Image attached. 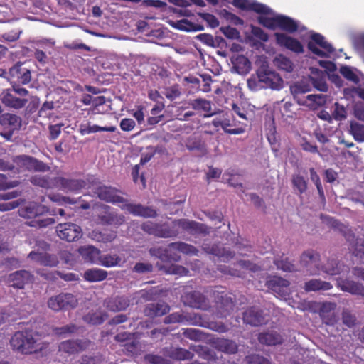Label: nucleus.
<instances>
[{"instance_id":"obj_1","label":"nucleus","mask_w":364,"mask_h":364,"mask_svg":"<svg viewBox=\"0 0 364 364\" xmlns=\"http://www.w3.org/2000/svg\"><path fill=\"white\" fill-rule=\"evenodd\" d=\"M283 82L280 75L271 69L267 63H262L256 75H252L247 81V87L252 91L267 88L278 90L283 87Z\"/></svg>"},{"instance_id":"obj_2","label":"nucleus","mask_w":364,"mask_h":364,"mask_svg":"<svg viewBox=\"0 0 364 364\" xmlns=\"http://www.w3.org/2000/svg\"><path fill=\"white\" fill-rule=\"evenodd\" d=\"M215 303V314L219 318H226L234 310L235 296L232 293H227L225 288L216 286L210 294Z\"/></svg>"},{"instance_id":"obj_3","label":"nucleus","mask_w":364,"mask_h":364,"mask_svg":"<svg viewBox=\"0 0 364 364\" xmlns=\"http://www.w3.org/2000/svg\"><path fill=\"white\" fill-rule=\"evenodd\" d=\"M36 342L33 331L28 329L16 331L10 339V345L13 350L25 355L38 351Z\"/></svg>"},{"instance_id":"obj_4","label":"nucleus","mask_w":364,"mask_h":364,"mask_svg":"<svg viewBox=\"0 0 364 364\" xmlns=\"http://www.w3.org/2000/svg\"><path fill=\"white\" fill-rule=\"evenodd\" d=\"M331 225L343 234L349 242L350 249L353 251V254L356 257L362 258L364 256V240L355 238V234L348 226L345 225L337 220L333 219L331 220Z\"/></svg>"},{"instance_id":"obj_5","label":"nucleus","mask_w":364,"mask_h":364,"mask_svg":"<svg viewBox=\"0 0 364 364\" xmlns=\"http://www.w3.org/2000/svg\"><path fill=\"white\" fill-rule=\"evenodd\" d=\"M77 304L78 301L75 295L65 292L52 296L47 301L48 307L55 312L75 309Z\"/></svg>"},{"instance_id":"obj_6","label":"nucleus","mask_w":364,"mask_h":364,"mask_svg":"<svg viewBox=\"0 0 364 364\" xmlns=\"http://www.w3.org/2000/svg\"><path fill=\"white\" fill-rule=\"evenodd\" d=\"M310 39L307 43V48L314 54L324 58L328 55L327 54L333 53L334 48L321 33H314Z\"/></svg>"},{"instance_id":"obj_7","label":"nucleus","mask_w":364,"mask_h":364,"mask_svg":"<svg viewBox=\"0 0 364 364\" xmlns=\"http://www.w3.org/2000/svg\"><path fill=\"white\" fill-rule=\"evenodd\" d=\"M320 261V254L314 250L304 251L300 257L301 266L310 275L319 274L321 268Z\"/></svg>"},{"instance_id":"obj_8","label":"nucleus","mask_w":364,"mask_h":364,"mask_svg":"<svg viewBox=\"0 0 364 364\" xmlns=\"http://www.w3.org/2000/svg\"><path fill=\"white\" fill-rule=\"evenodd\" d=\"M141 230L149 235L156 237L168 238L176 237L178 232L171 229L166 224H159L151 221H146L141 224Z\"/></svg>"},{"instance_id":"obj_9","label":"nucleus","mask_w":364,"mask_h":364,"mask_svg":"<svg viewBox=\"0 0 364 364\" xmlns=\"http://www.w3.org/2000/svg\"><path fill=\"white\" fill-rule=\"evenodd\" d=\"M33 275L27 270H17L8 275L6 283L9 287L16 289H23L26 285L33 283Z\"/></svg>"},{"instance_id":"obj_10","label":"nucleus","mask_w":364,"mask_h":364,"mask_svg":"<svg viewBox=\"0 0 364 364\" xmlns=\"http://www.w3.org/2000/svg\"><path fill=\"white\" fill-rule=\"evenodd\" d=\"M217 114H215V117L212 120L211 124L215 128L221 127L223 130L229 134H242L245 130L242 127L230 129L229 127L232 126L231 123V114L228 112H224L222 110L216 111Z\"/></svg>"},{"instance_id":"obj_11","label":"nucleus","mask_w":364,"mask_h":364,"mask_svg":"<svg viewBox=\"0 0 364 364\" xmlns=\"http://www.w3.org/2000/svg\"><path fill=\"white\" fill-rule=\"evenodd\" d=\"M58 236L68 242L75 241L82 236V229L72 223H60L56 226Z\"/></svg>"},{"instance_id":"obj_12","label":"nucleus","mask_w":364,"mask_h":364,"mask_svg":"<svg viewBox=\"0 0 364 364\" xmlns=\"http://www.w3.org/2000/svg\"><path fill=\"white\" fill-rule=\"evenodd\" d=\"M95 193L100 200L107 203L113 204L122 203L124 205L127 201L119 195L121 193L119 190L112 186L100 185L95 188Z\"/></svg>"},{"instance_id":"obj_13","label":"nucleus","mask_w":364,"mask_h":364,"mask_svg":"<svg viewBox=\"0 0 364 364\" xmlns=\"http://www.w3.org/2000/svg\"><path fill=\"white\" fill-rule=\"evenodd\" d=\"M91 341L89 339H70L59 344V350L69 355L76 354L89 348Z\"/></svg>"},{"instance_id":"obj_14","label":"nucleus","mask_w":364,"mask_h":364,"mask_svg":"<svg viewBox=\"0 0 364 364\" xmlns=\"http://www.w3.org/2000/svg\"><path fill=\"white\" fill-rule=\"evenodd\" d=\"M17 163L28 171L47 172L50 167L42 161L38 159L27 156L21 155L17 157Z\"/></svg>"},{"instance_id":"obj_15","label":"nucleus","mask_w":364,"mask_h":364,"mask_svg":"<svg viewBox=\"0 0 364 364\" xmlns=\"http://www.w3.org/2000/svg\"><path fill=\"white\" fill-rule=\"evenodd\" d=\"M121 208L134 216L144 218H155L158 215L157 211L151 207L144 206L141 204H133L128 203V201L122 205Z\"/></svg>"},{"instance_id":"obj_16","label":"nucleus","mask_w":364,"mask_h":364,"mask_svg":"<svg viewBox=\"0 0 364 364\" xmlns=\"http://www.w3.org/2000/svg\"><path fill=\"white\" fill-rule=\"evenodd\" d=\"M185 305L195 309L205 310L209 307L207 298L200 291H193L182 296Z\"/></svg>"},{"instance_id":"obj_17","label":"nucleus","mask_w":364,"mask_h":364,"mask_svg":"<svg viewBox=\"0 0 364 364\" xmlns=\"http://www.w3.org/2000/svg\"><path fill=\"white\" fill-rule=\"evenodd\" d=\"M129 305L130 299L124 295L107 297L103 301V306L112 312L125 311Z\"/></svg>"},{"instance_id":"obj_18","label":"nucleus","mask_w":364,"mask_h":364,"mask_svg":"<svg viewBox=\"0 0 364 364\" xmlns=\"http://www.w3.org/2000/svg\"><path fill=\"white\" fill-rule=\"evenodd\" d=\"M54 186L65 191L78 192L86 186V182L82 179L55 177Z\"/></svg>"},{"instance_id":"obj_19","label":"nucleus","mask_w":364,"mask_h":364,"mask_svg":"<svg viewBox=\"0 0 364 364\" xmlns=\"http://www.w3.org/2000/svg\"><path fill=\"white\" fill-rule=\"evenodd\" d=\"M274 36L276 42L279 46L284 47L296 53H304V47L297 39L282 33H275Z\"/></svg>"},{"instance_id":"obj_20","label":"nucleus","mask_w":364,"mask_h":364,"mask_svg":"<svg viewBox=\"0 0 364 364\" xmlns=\"http://www.w3.org/2000/svg\"><path fill=\"white\" fill-rule=\"evenodd\" d=\"M243 322L252 326H259L265 323L263 311L258 307L251 306L243 312Z\"/></svg>"},{"instance_id":"obj_21","label":"nucleus","mask_w":364,"mask_h":364,"mask_svg":"<svg viewBox=\"0 0 364 364\" xmlns=\"http://www.w3.org/2000/svg\"><path fill=\"white\" fill-rule=\"evenodd\" d=\"M266 286L268 289L284 297L288 294L289 282L277 276H270L267 278Z\"/></svg>"},{"instance_id":"obj_22","label":"nucleus","mask_w":364,"mask_h":364,"mask_svg":"<svg viewBox=\"0 0 364 364\" xmlns=\"http://www.w3.org/2000/svg\"><path fill=\"white\" fill-rule=\"evenodd\" d=\"M47 206L36 202H31L18 210L20 216L24 218H34L47 213Z\"/></svg>"},{"instance_id":"obj_23","label":"nucleus","mask_w":364,"mask_h":364,"mask_svg":"<svg viewBox=\"0 0 364 364\" xmlns=\"http://www.w3.org/2000/svg\"><path fill=\"white\" fill-rule=\"evenodd\" d=\"M191 324L201 327L208 328L218 333H225L228 331V326L223 322L205 321L203 316L198 314H193V316L190 318Z\"/></svg>"},{"instance_id":"obj_24","label":"nucleus","mask_w":364,"mask_h":364,"mask_svg":"<svg viewBox=\"0 0 364 364\" xmlns=\"http://www.w3.org/2000/svg\"><path fill=\"white\" fill-rule=\"evenodd\" d=\"M337 287L344 292L364 296V286L359 282L347 279L338 278Z\"/></svg>"},{"instance_id":"obj_25","label":"nucleus","mask_w":364,"mask_h":364,"mask_svg":"<svg viewBox=\"0 0 364 364\" xmlns=\"http://www.w3.org/2000/svg\"><path fill=\"white\" fill-rule=\"evenodd\" d=\"M170 311V306L164 301L156 303H149L146 304L143 310L145 316L154 318L161 317L168 314Z\"/></svg>"},{"instance_id":"obj_26","label":"nucleus","mask_w":364,"mask_h":364,"mask_svg":"<svg viewBox=\"0 0 364 364\" xmlns=\"http://www.w3.org/2000/svg\"><path fill=\"white\" fill-rule=\"evenodd\" d=\"M149 252L152 257L159 258L163 262H177L181 259V256L178 253H172V250H171L169 245L167 247H151Z\"/></svg>"},{"instance_id":"obj_27","label":"nucleus","mask_w":364,"mask_h":364,"mask_svg":"<svg viewBox=\"0 0 364 364\" xmlns=\"http://www.w3.org/2000/svg\"><path fill=\"white\" fill-rule=\"evenodd\" d=\"M11 89H7L2 92L1 101L6 106L19 109L26 106L28 99L17 97L11 93Z\"/></svg>"},{"instance_id":"obj_28","label":"nucleus","mask_w":364,"mask_h":364,"mask_svg":"<svg viewBox=\"0 0 364 364\" xmlns=\"http://www.w3.org/2000/svg\"><path fill=\"white\" fill-rule=\"evenodd\" d=\"M28 257L41 265L50 267H56L59 263L58 258L55 255L46 252L31 251L28 254Z\"/></svg>"},{"instance_id":"obj_29","label":"nucleus","mask_w":364,"mask_h":364,"mask_svg":"<svg viewBox=\"0 0 364 364\" xmlns=\"http://www.w3.org/2000/svg\"><path fill=\"white\" fill-rule=\"evenodd\" d=\"M213 346L217 350L228 355L236 354L238 351V345L235 341L224 338L214 339Z\"/></svg>"},{"instance_id":"obj_30","label":"nucleus","mask_w":364,"mask_h":364,"mask_svg":"<svg viewBox=\"0 0 364 364\" xmlns=\"http://www.w3.org/2000/svg\"><path fill=\"white\" fill-rule=\"evenodd\" d=\"M110 207L105 205L106 211L103 215H99V220L102 225H111L119 226L125 222V217L122 215H118L114 212H110L109 210Z\"/></svg>"},{"instance_id":"obj_31","label":"nucleus","mask_w":364,"mask_h":364,"mask_svg":"<svg viewBox=\"0 0 364 364\" xmlns=\"http://www.w3.org/2000/svg\"><path fill=\"white\" fill-rule=\"evenodd\" d=\"M321 270L329 275H338L342 272L348 273L350 270L348 266L335 259H329L326 264L321 266Z\"/></svg>"},{"instance_id":"obj_32","label":"nucleus","mask_w":364,"mask_h":364,"mask_svg":"<svg viewBox=\"0 0 364 364\" xmlns=\"http://www.w3.org/2000/svg\"><path fill=\"white\" fill-rule=\"evenodd\" d=\"M79 252L85 262L98 264L101 251L94 246L82 247Z\"/></svg>"},{"instance_id":"obj_33","label":"nucleus","mask_w":364,"mask_h":364,"mask_svg":"<svg viewBox=\"0 0 364 364\" xmlns=\"http://www.w3.org/2000/svg\"><path fill=\"white\" fill-rule=\"evenodd\" d=\"M204 250L206 252L218 257L225 262L230 261L235 255V252L226 250L225 248H221L218 245L205 247Z\"/></svg>"},{"instance_id":"obj_34","label":"nucleus","mask_w":364,"mask_h":364,"mask_svg":"<svg viewBox=\"0 0 364 364\" xmlns=\"http://www.w3.org/2000/svg\"><path fill=\"white\" fill-rule=\"evenodd\" d=\"M192 108L198 111H203L204 117H210L217 114L216 111L212 112V103L210 101L203 98H196L191 102Z\"/></svg>"},{"instance_id":"obj_35","label":"nucleus","mask_w":364,"mask_h":364,"mask_svg":"<svg viewBox=\"0 0 364 364\" xmlns=\"http://www.w3.org/2000/svg\"><path fill=\"white\" fill-rule=\"evenodd\" d=\"M260 343L267 346H276L282 343V336L276 331L260 333L258 336Z\"/></svg>"},{"instance_id":"obj_36","label":"nucleus","mask_w":364,"mask_h":364,"mask_svg":"<svg viewBox=\"0 0 364 364\" xmlns=\"http://www.w3.org/2000/svg\"><path fill=\"white\" fill-rule=\"evenodd\" d=\"M277 28L293 33L297 31L299 26L293 18L284 15H277Z\"/></svg>"},{"instance_id":"obj_37","label":"nucleus","mask_w":364,"mask_h":364,"mask_svg":"<svg viewBox=\"0 0 364 364\" xmlns=\"http://www.w3.org/2000/svg\"><path fill=\"white\" fill-rule=\"evenodd\" d=\"M304 290L306 292L317 291H326L331 289L333 285L328 282L322 281L319 279H312L305 282Z\"/></svg>"},{"instance_id":"obj_38","label":"nucleus","mask_w":364,"mask_h":364,"mask_svg":"<svg viewBox=\"0 0 364 364\" xmlns=\"http://www.w3.org/2000/svg\"><path fill=\"white\" fill-rule=\"evenodd\" d=\"M108 316V314L104 311H92L84 316L83 320L88 324L98 326L102 324Z\"/></svg>"},{"instance_id":"obj_39","label":"nucleus","mask_w":364,"mask_h":364,"mask_svg":"<svg viewBox=\"0 0 364 364\" xmlns=\"http://www.w3.org/2000/svg\"><path fill=\"white\" fill-rule=\"evenodd\" d=\"M107 275V272L105 269L91 268L84 272L83 278L89 282H99L106 279Z\"/></svg>"},{"instance_id":"obj_40","label":"nucleus","mask_w":364,"mask_h":364,"mask_svg":"<svg viewBox=\"0 0 364 364\" xmlns=\"http://www.w3.org/2000/svg\"><path fill=\"white\" fill-rule=\"evenodd\" d=\"M122 262V259L117 254H101L98 265H101L107 268H110L121 266Z\"/></svg>"},{"instance_id":"obj_41","label":"nucleus","mask_w":364,"mask_h":364,"mask_svg":"<svg viewBox=\"0 0 364 364\" xmlns=\"http://www.w3.org/2000/svg\"><path fill=\"white\" fill-rule=\"evenodd\" d=\"M169 247L172 250V253L179 252L189 255H197L198 253V250L193 245L183 242H171L169 243Z\"/></svg>"},{"instance_id":"obj_42","label":"nucleus","mask_w":364,"mask_h":364,"mask_svg":"<svg viewBox=\"0 0 364 364\" xmlns=\"http://www.w3.org/2000/svg\"><path fill=\"white\" fill-rule=\"evenodd\" d=\"M0 124L2 126L11 127L12 129H18L21 127V119L16 114L4 113L0 116Z\"/></svg>"},{"instance_id":"obj_43","label":"nucleus","mask_w":364,"mask_h":364,"mask_svg":"<svg viewBox=\"0 0 364 364\" xmlns=\"http://www.w3.org/2000/svg\"><path fill=\"white\" fill-rule=\"evenodd\" d=\"M117 129L116 127L114 126H109V127H100L97 124H81L80 126V133L82 135L85 134H90L92 133H96L98 132H114Z\"/></svg>"},{"instance_id":"obj_44","label":"nucleus","mask_w":364,"mask_h":364,"mask_svg":"<svg viewBox=\"0 0 364 364\" xmlns=\"http://www.w3.org/2000/svg\"><path fill=\"white\" fill-rule=\"evenodd\" d=\"M234 68L239 74H246L251 68V63L249 59L243 55L237 56L233 60Z\"/></svg>"},{"instance_id":"obj_45","label":"nucleus","mask_w":364,"mask_h":364,"mask_svg":"<svg viewBox=\"0 0 364 364\" xmlns=\"http://www.w3.org/2000/svg\"><path fill=\"white\" fill-rule=\"evenodd\" d=\"M30 182L36 186H39L46 189H50L55 187L54 179L52 181L46 176L35 175L31 177Z\"/></svg>"},{"instance_id":"obj_46","label":"nucleus","mask_w":364,"mask_h":364,"mask_svg":"<svg viewBox=\"0 0 364 364\" xmlns=\"http://www.w3.org/2000/svg\"><path fill=\"white\" fill-rule=\"evenodd\" d=\"M274 65L279 69L291 73L294 69L292 61L287 56L279 54L274 60Z\"/></svg>"},{"instance_id":"obj_47","label":"nucleus","mask_w":364,"mask_h":364,"mask_svg":"<svg viewBox=\"0 0 364 364\" xmlns=\"http://www.w3.org/2000/svg\"><path fill=\"white\" fill-rule=\"evenodd\" d=\"M171 358L176 360H191L194 354L190 350L183 348H176L171 350L169 353Z\"/></svg>"},{"instance_id":"obj_48","label":"nucleus","mask_w":364,"mask_h":364,"mask_svg":"<svg viewBox=\"0 0 364 364\" xmlns=\"http://www.w3.org/2000/svg\"><path fill=\"white\" fill-rule=\"evenodd\" d=\"M92 236L97 242L107 243L117 237V233L114 231H92Z\"/></svg>"},{"instance_id":"obj_49","label":"nucleus","mask_w":364,"mask_h":364,"mask_svg":"<svg viewBox=\"0 0 364 364\" xmlns=\"http://www.w3.org/2000/svg\"><path fill=\"white\" fill-rule=\"evenodd\" d=\"M193 316V314L183 315L180 313L175 312L166 316L164 323L166 324L188 322L191 324L190 318Z\"/></svg>"},{"instance_id":"obj_50","label":"nucleus","mask_w":364,"mask_h":364,"mask_svg":"<svg viewBox=\"0 0 364 364\" xmlns=\"http://www.w3.org/2000/svg\"><path fill=\"white\" fill-rule=\"evenodd\" d=\"M350 133L358 142L364 141V125L358 122H351Z\"/></svg>"},{"instance_id":"obj_51","label":"nucleus","mask_w":364,"mask_h":364,"mask_svg":"<svg viewBox=\"0 0 364 364\" xmlns=\"http://www.w3.org/2000/svg\"><path fill=\"white\" fill-rule=\"evenodd\" d=\"M274 264L277 269L284 272H291L295 270V265L287 257L284 256L279 259H274Z\"/></svg>"},{"instance_id":"obj_52","label":"nucleus","mask_w":364,"mask_h":364,"mask_svg":"<svg viewBox=\"0 0 364 364\" xmlns=\"http://www.w3.org/2000/svg\"><path fill=\"white\" fill-rule=\"evenodd\" d=\"M290 90L296 99L299 95L304 94L311 90L310 86L303 82H297L290 87Z\"/></svg>"},{"instance_id":"obj_53","label":"nucleus","mask_w":364,"mask_h":364,"mask_svg":"<svg viewBox=\"0 0 364 364\" xmlns=\"http://www.w3.org/2000/svg\"><path fill=\"white\" fill-rule=\"evenodd\" d=\"M292 184L294 188L297 189L299 193H304L307 189V182L305 178L300 175H294L292 177Z\"/></svg>"},{"instance_id":"obj_54","label":"nucleus","mask_w":364,"mask_h":364,"mask_svg":"<svg viewBox=\"0 0 364 364\" xmlns=\"http://www.w3.org/2000/svg\"><path fill=\"white\" fill-rule=\"evenodd\" d=\"M78 327L73 323L65 325L62 327H55L53 328V332L58 336H66L75 333Z\"/></svg>"},{"instance_id":"obj_55","label":"nucleus","mask_w":364,"mask_h":364,"mask_svg":"<svg viewBox=\"0 0 364 364\" xmlns=\"http://www.w3.org/2000/svg\"><path fill=\"white\" fill-rule=\"evenodd\" d=\"M178 28L182 31H202L203 30V26L200 25H195L194 23L190 22L187 19H183L178 22Z\"/></svg>"},{"instance_id":"obj_56","label":"nucleus","mask_w":364,"mask_h":364,"mask_svg":"<svg viewBox=\"0 0 364 364\" xmlns=\"http://www.w3.org/2000/svg\"><path fill=\"white\" fill-rule=\"evenodd\" d=\"M257 21L263 26L269 29L274 30L277 28V16L274 17L259 16L257 18Z\"/></svg>"},{"instance_id":"obj_57","label":"nucleus","mask_w":364,"mask_h":364,"mask_svg":"<svg viewBox=\"0 0 364 364\" xmlns=\"http://www.w3.org/2000/svg\"><path fill=\"white\" fill-rule=\"evenodd\" d=\"M217 269L224 274L231 275L236 277H244L245 273L240 269L236 268H232L225 265H219Z\"/></svg>"},{"instance_id":"obj_58","label":"nucleus","mask_w":364,"mask_h":364,"mask_svg":"<svg viewBox=\"0 0 364 364\" xmlns=\"http://www.w3.org/2000/svg\"><path fill=\"white\" fill-rule=\"evenodd\" d=\"M340 73L346 80L355 84L359 82V77L353 71L350 67L347 65L342 66L340 68Z\"/></svg>"},{"instance_id":"obj_59","label":"nucleus","mask_w":364,"mask_h":364,"mask_svg":"<svg viewBox=\"0 0 364 364\" xmlns=\"http://www.w3.org/2000/svg\"><path fill=\"white\" fill-rule=\"evenodd\" d=\"M334 110L332 113V117L337 121H342L347 117V112L345 107L340 105L338 102L334 104Z\"/></svg>"},{"instance_id":"obj_60","label":"nucleus","mask_w":364,"mask_h":364,"mask_svg":"<svg viewBox=\"0 0 364 364\" xmlns=\"http://www.w3.org/2000/svg\"><path fill=\"white\" fill-rule=\"evenodd\" d=\"M14 70H16L19 73V75L18 76V82L26 85L30 82L31 80V72L28 69H23L21 72V69L20 68V66H18L17 68H14L11 71L14 72Z\"/></svg>"},{"instance_id":"obj_61","label":"nucleus","mask_w":364,"mask_h":364,"mask_svg":"<svg viewBox=\"0 0 364 364\" xmlns=\"http://www.w3.org/2000/svg\"><path fill=\"white\" fill-rule=\"evenodd\" d=\"M248 11H252L259 14H269L272 11L266 5L256 1L250 2Z\"/></svg>"},{"instance_id":"obj_62","label":"nucleus","mask_w":364,"mask_h":364,"mask_svg":"<svg viewBox=\"0 0 364 364\" xmlns=\"http://www.w3.org/2000/svg\"><path fill=\"white\" fill-rule=\"evenodd\" d=\"M144 361L147 364H168V362L166 358L153 353L146 354L144 355Z\"/></svg>"},{"instance_id":"obj_63","label":"nucleus","mask_w":364,"mask_h":364,"mask_svg":"<svg viewBox=\"0 0 364 364\" xmlns=\"http://www.w3.org/2000/svg\"><path fill=\"white\" fill-rule=\"evenodd\" d=\"M342 320L344 325L350 328L355 326L356 318L348 309H344L342 312Z\"/></svg>"},{"instance_id":"obj_64","label":"nucleus","mask_w":364,"mask_h":364,"mask_svg":"<svg viewBox=\"0 0 364 364\" xmlns=\"http://www.w3.org/2000/svg\"><path fill=\"white\" fill-rule=\"evenodd\" d=\"M246 360L247 364H272L267 358L257 354L248 355Z\"/></svg>"}]
</instances>
